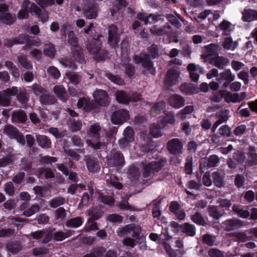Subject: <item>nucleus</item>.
<instances>
[{
  "instance_id": "6ab92c4d",
  "label": "nucleus",
  "mask_w": 257,
  "mask_h": 257,
  "mask_svg": "<svg viewBox=\"0 0 257 257\" xmlns=\"http://www.w3.org/2000/svg\"><path fill=\"white\" fill-rule=\"evenodd\" d=\"M56 97L63 102H65L68 98V94L65 88L62 85L55 86L52 90Z\"/></svg>"
},
{
  "instance_id": "f704fd0d",
  "label": "nucleus",
  "mask_w": 257,
  "mask_h": 257,
  "mask_svg": "<svg viewBox=\"0 0 257 257\" xmlns=\"http://www.w3.org/2000/svg\"><path fill=\"white\" fill-rule=\"evenodd\" d=\"M97 7L96 4H92L88 6L84 12V15L86 18L89 19L95 18L97 16Z\"/></svg>"
},
{
  "instance_id": "e2e57ef3",
  "label": "nucleus",
  "mask_w": 257,
  "mask_h": 257,
  "mask_svg": "<svg viewBox=\"0 0 257 257\" xmlns=\"http://www.w3.org/2000/svg\"><path fill=\"white\" fill-rule=\"evenodd\" d=\"M15 160V156L10 155L0 159V168L12 165Z\"/></svg>"
},
{
  "instance_id": "f257e3e1",
  "label": "nucleus",
  "mask_w": 257,
  "mask_h": 257,
  "mask_svg": "<svg viewBox=\"0 0 257 257\" xmlns=\"http://www.w3.org/2000/svg\"><path fill=\"white\" fill-rule=\"evenodd\" d=\"M101 38H103L102 35H98L96 39L93 38L85 42L86 49L97 60H102L106 55V51L101 48Z\"/></svg>"
},
{
  "instance_id": "338daca9",
  "label": "nucleus",
  "mask_w": 257,
  "mask_h": 257,
  "mask_svg": "<svg viewBox=\"0 0 257 257\" xmlns=\"http://www.w3.org/2000/svg\"><path fill=\"white\" fill-rule=\"evenodd\" d=\"M231 24L227 21L223 20L219 25L221 30L223 31V35H228L230 32V27Z\"/></svg>"
},
{
  "instance_id": "1a4fd4ad",
  "label": "nucleus",
  "mask_w": 257,
  "mask_h": 257,
  "mask_svg": "<svg viewBox=\"0 0 257 257\" xmlns=\"http://www.w3.org/2000/svg\"><path fill=\"white\" fill-rule=\"evenodd\" d=\"M134 132L132 127L127 126L123 131V137L118 141V145L121 149L125 148L129 143L135 140Z\"/></svg>"
},
{
  "instance_id": "7c9ffc66",
  "label": "nucleus",
  "mask_w": 257,
  "mask_h": 257,
  "mask_svg": "<svg viewBox=\"0 0 257 257\" xmlns=\"http://www.w3.org/2000/svg\"><path fill=\"white\" fill-rule=\"evenodd\" d=\"M36 175L39 178H41L43 176L47 179L53 178L55 177V174L51 168L41 167L37 170Z\"/></svg>"
},
{
  "instance_id": "4468645a",
  "label": "nucleus",
  "mask_w": 257,
  "mask_h": 257,
  "mask_svg": "<svg viewBox=\"0 0 257 257\" xmlns=\"http://www.w3.org/2000/svg\"><path fill=\"white\" fill-rule=\"evenodd\" d=\"M217 45L211 44L205 47L204 53L201 55V58L205 62H207L210 60L211 58L217 56Z\"/></svg>"
},
{
  "instance_id": "0eeeda50",
  "label": "nucleus",
  "mask_w": 257,
  "mask_h": 257,
  "mask_svg": "<svg viewBox=\"0 0 257 257\" xmlns=\"http://www.w3.org/2000/svg\"><path fill=\"white\" fill-rule=\"evenodd\" d=\"M132 232L133 233V237L135 238L141 233V228L139 225L132 223L118 228L116 233L118 236L123 237L130 234Z\"/></svg>"
},
{
  "instance_id": "603ef678",
  "label": "nucleus",
  "mask_w": 257,
  "mask_h": 257,
  "mask_svg": "<svg viewBox=\"0 0 257 257\" xmlns=\"http://www.w3.org/2000/svg\"><path fill=\"white\" fill-rule=\"evenodd\" d=\"M30 91L33 92L36 96H38L39 98L46 90L42 87L40 85L34 83L31 87Z\"/></svg>"
},
{
  "instance_id": "4c0bfd02",
  "label": "nucleus",
  "mask_w": 257,
  "mask_h": 257,
  "mask_svg": "<svg viewBox=\"0 0 257 257\" xmlns=\"http://www.w3.org/2000/svg\"><path fill=\"white\" fill-rule=\"evenodd\" d=\"M238 43L236 41H232L231 38H225L222 43L223 48L227 50H234L237 46Z\"/></svg>"
},
{
  "instance_id": "de8ad7c7",
  "label": "nucleus",
  "mask_w": 257,
  "mask_h": 257,
  "mask_svg": "<svg viewBox=\"0 0 257 257\" xmlns=\"http://www.w3.org/2000/svg\"><path fill=\"white\" fill-rule=\"evenodd\" d=\"M191 219L194 223L200 225L205 226L207 224L205 219L199 212H196L194 214L192 215Z\"/></svg>"
},
{
  "instance_id": "680f3d73",
  "label": "nucleus",
  "mask_w": 257,
  "mask_h": 257,
  "mask_svg": "<svg viewBox=\"0 0 257 257\" xmlns=\"http://www.w3.org/2000/svg\"><path fill=\"white\" fill-rule=\"evenodd\" d=\"M66 76L70 82L74 85H78L81 81V76L77 74H73L70 72L66 73Z\"/></svg>"
},
{
  "instance_id": "f03ea898",
  "label": "nucleus",
  "mask_w": 257,
  "mask_h": 257,
  "mask_svg": "<svg viewBox=\"0 0 257 257\" xmlns=\"http://www.w3.org/2000/svg\"><path fill=\"white\" fill-rule=\"evenodd\" d=\"M133 62L136 64H141L143 67V73L146 75L150 74L154 75L156 70L150 55L146 53H141L139 55H135L133 57Z\"/></svg>"
},
{
  "instance_id": "bb28decb",
  "label": "nucleus",
  "mask_w": 257,
  "mask_h": 257,
  "mask_svg": "<svg viewBox=\"0 0 257 257\" xmlns=\"http://www.w3.org/2000/svg\"><path fill=\"white\" fill-rule=\"evenodd\" d=\"M185 100L180 95L174 94L169 98V103L174 108H180L184 105Z\"/></svg>"
},
{
  "instance_id": "052dcab7",
  "label": "nucleus",
  "mask_w": 257,
  "mask_h": 257,
  "mask_svg": "<svg viewBox=\"0 0 257 257\" xmlns=\"http://www.w3.org/2000/svg\"><path fill=\"white\" fill-rule=\"evenodd\" d=\"M148 51L149 52L148 54L150 55V57H151L152 59H156L159 57V48L156 44H152L148 48Z\"/></svg>"
},
{
  "instance_id": "864d4df0",
  "label": "nucleus",
  "mask_w": 257,
  "mask_h": 257,
  "mask_svg": "<svg viewBox=\"0 0 257 257\" xmlns=\"http://www.w3.org/2000/svg\"><path fill=\"white\" fill-rule=\"evenodd\" d=\"M55 218L57 220L62 221L66 218V210L62 207H60L55 210Z\"/></svg>"
},
{
  "instance_id": "6e6552de",
  "label": "nucleus",
  "mask_w": 257,
  "mask_h": 257,
  "mask_svg": "<svg viewBox=\"0 0 257 257\" xmlns=\"http://www.w3.org/2000/svg\"><path fill=\"white\" fill-rule=\"evenodd\" d=\"M55 230V228L37 230L31 233L30 235L34 239L40 240L43 243H47L52 239V233Z\"/></svg>"
},
{
  "instance_id": "79ce46f5",
  "label": "nucleus",
  "mask_w": 257,
  "mask_h": 257,
  "mask_svg": "<svg viewBox=\"0 0 257 257\" xmlns=\"http://www.w3.org/2000/svg\"><path fill=\"white\" fill-rule=\"evenodd\" d=\"M257 12L250 9L245 10L242 13V19L244 21L250 22L255 19Z\"/></svg>"
},
{
  "instance_id": "393cba45",
  "label": "nucleus",
  "mask_w": 257,
  "mask_h": 257,
  "mask_svg": "<svg viewBox=\"0 0 257 257\" xmlns=\"http://www.w3.org/2000/svg\"><path fill=\"white\" fill-rule=\"evenodd\" d=\"M84 160L90 172H95L99 169V164L96 159L91 158L89 156H85Z\"/></svg>"
},
{
  "instance_id": "5fc2aeb1",
  "label": "nucleus",
  "mask_w": 257,
  "mask_h": 257,
  "mask_svg": "<svg viewBox=\"0 0 257 257\" xmlns=\"http://www.w3.org/2000/svg\"><path fill=\"white\" fill-rule=\"evenodd\" d=\"M238 215L243 218H247L250 215L251 219L254 220L257 219V210L255 208H252L251 212L249 213L247 210L241 209Z\"/></svg>"
},
{
  "instance_id": "6e6d98bb",
  "label": "nucleus",
  "mask_w": 257,
  "mask_h": 257,
  "mask_svg": "<svg viewBox=\"0 0 257 257\" xmlns=\"http://www.w3.org/2000/svg\"><path fill=\"white\" fill-rule=\"evenodd\" d=\"M65 202V198L58 196L52 199L49 202V205L52 208H55L64 204Z\"/></svg>"
},
{
  "instance_id": "3c124183",
  "label": "nucleus",
  "mask_w": 257,
  "mask_h": 257,
  "mask_svg": "<svg viewBox=\"0 0 257 257\" xmlns=\"http://www.w3.org/2000/svg\"><path fill=\"white\" fill-rule=\"evenodd\" d=\"M213 183L218 187H221L223 185L224 177L218 172H214L212 174Z\"/></svg>"
},
{
  "instance_id": "13d9d810",
  "label": "nucleus",
  "mask_w": 257,
  "mask_h": 257,
  "mask_svg": "<svg viewBox=\"0 0 257 257\" xmlns=\"http://www.w3.org/2000/svg\"><path fill=\"white\" fill-rule=\"evenodd\" d=\"M18 61L21 66L26 69H31L32 66L26 56L20 55L18 57Z\"/></svg>"
},
{
  "instance_id": "0e129e2a",
  "label": "nucleus",
  "mask_w": 257,
  "mask_h": 257,
  "mask_svg": "<svg viewBox=\"0 0 257 257\" xmlns=\"http://www.w3.org/2000/svg\"><path fill=\"white\" fill-rule=\"evenodd\" d=\"M40 210V206L37 204H35L32 205L30 208L26 210L23 213V215L27 216L30 217L35 213L38 212Z\"/></svg>"
},
{
  "instance_id": "cd10ccee",
  "label": "nucleus",
  "mask_w": 257,
  "mask_h": 257,
  "mask_svg": "<svg viewBox=\"0 0 257 257\" xmlns=\"http://www.w3.org/2000/svg\"><path fill=\"white\" fill-rule=\"evenodd\" d=\"M36 139L38 145L44 149H49L51 148V141L50 139L45 135H37Z\"/></svg>"
},
{
  "instance_id": "423d86ee",
  "label": "nucleus",
  "mask_w": 257,
  "mask_h": 257,
  "mask_svg": "<svg viewBox=\"0 0 257 257\" xmlns=\"http://www.w3.org/2000/svg\"><path fill=\"white\" fill-rule=\"evenodd\" d=\"M166 148L170 154L180 155L183 153V143L179 139H172L167 143Z\"/></svg>"
},
{
  "instance_id": "09e8293b",
  "label": "nucleus",
  "mask_w": 257,
  "mask_h": 257,
  "mask_svg": "<svg viewBox=\"0 0 257 257\" xmlns=\"http://www.w3.org/2000/svg\"><path fill=\"white\" fill-rule=\"evenodd\" d=\"M216 237L208 233H206L202 236V241L203 243L212 246L215 244Z\"/></svg>"
},
{
  "instance_id": "473e14b6",
  "label": "nucleus",
  "mask_w": 257,
  "mask_h": 257,
  "mask_svg": "<svg viewBox=\"0 0 257 257\" xmlns=\"http://www.w3.org/2000/svg\"><path fill=\"white\" fill-rule=\"evenodd\" d=\"M182 232L187 236H193L196 233V227L193 224L189 223H185L180 226Z\"/></svg>"
},
{
  "instance_id": "c9c22d12",
  "label": "nucleus",
  "mask_w": 257,
  "mask_h": 257,
  "mask_svg": "<svg viewBox=\"0 0 257 257\" xmlns=\"http://www.w3.org/2000/svg\"><path fill=\"white\" fill-rule=\"evenodd\" d=\"M69 130L74 133L81 130L82 123L81 120L75 119L74 118H70L68 121Z\"/></svg>"
},
{
  "instance_id": "e433bc0d",
  "label": "nucleus",
  "mask_w": 257,
  "mask_h": 257,
  "mask_svg": "<svg viewBox=\"0 0 257 257\" xmlns=\"http://www.w3.org/2000/svg\"><path fill=\"white\" fill-rule=\"evenodd\" d=\"M83 222V218L78 216L71 218L66 222V226L70 228H77L80 226Z\"/></svg>"
},
{
  "instance_id": "69168bd1",
  "label": "nucleus",
  "mask_w": 257,
  "mask_h": 257,
  "mask_svg": "<svg viewBox=\"0 0 257 257\" xmlns=\"http://www.w3.org/2000/svg\"><path fill=\"white\" fill-rule=\"evenodd\" d=\"M7 249L12 254H16L21 249V246L19 243L16 242H12L7 245Z\"/></svg>"
},
{
  "instance_id": "9d476101",
  "label": "nucleus",
  "mask_w": 257,
  "mask_h": 257,
  "mask_svg": "<svg viewBox=\"0 0 257 257\" xmlns=\"http://www.w3.org/2000/svg\"><path fill=\"white\" fill-rule=\"evenodd\" d=\"M18 91L17 87H13L0 92V105L9 106L11 102V96L15 95Z\"/></svg>"
},
{
  "instance_id": "f8f14e48",
  "label": "nucleus",
  "mask_w": 257,
  "mask_h": 257,
  "mask_svg": "<svg viewBox=\"0 0 257 257\" xmlns=\"http://www.w3.org/2000/svg\"><path fill=\"white\" fill-rule=\"evenodd\" d=\"M108 43L112 48H115L118 46L119 42V35L117 33V28L114 25H111L108 28Z\"/></svg>"
},
{
  "instance_id": "a19ab883",
  "label": "nucleus",
  "mask_w": 257,
  "mask_h": 257,
  "mask_svg": "<svg viewBox=\"0 0 257 257\" xmlns=\"http://www.w3.org/2000/svg\"><path fill=\"white\" fill-rule=\"evenodd\" d=\"M102 214L101 210L97 207H92L87 210V214L90 216L89 218L92 220H96L99 218Z\"/></svg>"
},
{
  "instance_id": "20e7f679",
  "label": "nucleus",
  "mask_w": 257,
  "mask_h": 257,
  "mask_svg": "<svg viewBox=\"0 0 257 257\" xmlns=\"http://www.w3.org/2000/svg\"><path fill=\"white\" fill-rule=\"evenodd\" d=\"M166 160H162L159 162H152L144 165L143 176L147 178L159 172L164 166Z\"/></svg>"
},
{
  "instance_id": "a211bd4d",
  "label": "nucleus",
  "mask_w": 257,
  "mask_h": 257,
  "mask_svg": "<svg viewBox=\"0 0 257 257\" xmlns=\"http://www.w3.org/2000/svg\"><path fill=\"white\" fill-rule=\"evenodd\" d=\"M179 73L174 69L169 70L166 74L165 82L168 85L176 84L178 82Z\"/></svg>"
},
{
  "instance_id": "ddd939ff",
  "label": "nucleus",
  "mask_w": 257,
  "mask_h": 257,
  "mask_svg": "<svg viewBox=\"0 0 257 257\" xmlns=\"http://www.w3.org/2000/svg\"><path fill=\"white\" fill-rule=\"evenodd\" d=\"M93 96L96 102L102 106H107L109 103V97L107 92L102 89L96 90L93 93Z\"/></svg>"
},
{
  "instance_id": "dca6fc26",
  "label": "nucleus",
  "mask_w": 257,
  "mask_h": 257,
  "mask_svg": "<svg viewBox=\"0 0 257 257\" xmlns=\"http://www.w3.org/2000/svg\"><path fill=\"white\" fill-rule=\"evenodd\" d=\"M224 230L230 231L238 228L243 225L242 221L235 218L229 219L225 220L223 223Z\"/></svg>"
},
{
  "instance_id": "aec40b11",
  "label": "nucleus",
  "mask_w": 257,
  "mask_h": 257,
  "mask_svg": "<svg viewBox=\"0 0 257 257\" xmlns=\"http://www.w3.org/2000/svg\"><path fill=\"white\" fill-rule=\"evenodd\" d=\"M207 162L203 161L200 164V169H202L206 167L212 168L216 167L219 163V158L215 155H212L207 159Z\"/></svg>"
},
{
  "instance_id": "49530a36",
  "label": "nucleus",
  "mask_w": 257,
  "mask_h": 257,
  "mask_svg": "<svg viewBox=\"0 0 257 257\" xmlns=\"http://www.w3.org/2000/svg\"><path fill=\"white\" fill-rule=\"evenodd\" d=\"M71 235L72 232L70 230L66 232L59 230L55 232L53 234V239L56 241H62L65 238L70 236Z\"/></svg>"
},
{
  "instance_id": "bf43d9fd",
  "label": "nucleus",
  "mask_w": 257,
  "mask_h": 257,
  "mask_svg": "<svg viewBox=\"0 0 257 257\" xmlns=\"http://www.w3.org/2000/svg\"><path fill=\"white\" fill-rule=\"evenodd\" d=\"M68 43L73 47L78 46V40L73 31H70L68 33Z\"/></svg>"
},
{
  "instance_id": "8fccbe9b",
  "label": "nucleus",
  "mask_w": 257,
  "mask_h": 257,
  "mask_svg": "<svg viewBox=\"0 0 257 257\" xmlns=\"http://www.w3.org/2000/svg\"><path fill=\"white\" fill-rule=\"evenodd\" d=\"M64 152L73 160L78 161L80 158V156L74 150L69 148L68 145H64L63 147Z\"/></svg>"
},
{
  "instance_id": "5701e85b",
  "label": "nucleus",
  "mask_w": 257,
  "mask_h": 257,
  "mask_svg": "<svg viewBox=\"0 0 257 257\" xmlns=\"http://www.w3.org/2000/svg\"><path fill=\"white\" fill-rule=\"evenodd\" d=\"M78 108H83L86 111H90L95 108V105L90 99L87 98L82 97L77 102Z\"/></svg>"
},
{
  "instance_id": "9b49d317",
  "label": "nucleus",
  "mask_w": 257,
  "mask_h": 257,
  "mask_svg": "<svg viewBox=\"0 0 257 257\" xmlns=\"http://www.w3.org/2000/svg\"><path fill=\"white\" fill-rule=\"evenodd\" d=\"M130 118L128 111L121 109L115 111L111 115V121L114 124H121Z\"/></svg>"
},
{
  "instance_id": "72a5a7b5",
  "label": "nucleus",
  "mask_w": 257,
  "mask_h": 257,
  "mask_svg": "<svg viewBox=\"0 0 257 257\" xmlns=\"http://www.w3.org/2000/svg\"><path fill=\"white\" fill-rule=\"evenodd\" d=\"M257 163V154L255 147L250 146L248 149L247 164L249 166L255 165Z\"/></svg>"
},
{
  "instance_id": "412c9836",
  "label": "nucleus",
  "mask_w": 257,
  "mask_h": 257,
  "mask_svg": "<svg viewBox=\"0 0 257 257\" xmlns=\"http://www.w3.org/2000/svg\"><path fill=\"white\" fill-rule=\"evenodd\" d=\"M27 120V115L23 110L14 111L12 114V121L13 122L24 123Z\"/></svg>"
},
{
  "instance_id": "7ed1b4c3",
  "label": "nucleus",
  "mask_w": 257,
  "mask_h": 257,
  "mask_svg": "<svg viewBox=\"0 0 257 257\" xmlns=\"http://www.w3.org/2000/svg\"><path fill=\"white\" fill-rule=\"evenodd\" d=\"M106 162L109 167H120L125 163L124 158L122 153L115 150H111L106 156Z\"/></svg>"
},
{
  "instance_id": "4be33fe9",
  "label": "nucleus",
  "mask_w": 257,
  "mask_h": 257,
  "mask_svg": "<svg viewBox=\"0 0 257 257\" xmlns=\"http://www.w3.org/2000/svg\"><path fill=\"white\" fill-rule=\"evenodd\" d=\"M39 100L43 105H52L57 102V99L56 97L54 95H51L47 90L40 96Z\"/></svg>"
},
{
  "instance_id": "c85d7f7f",
  "label": "nucleus",
  "mask_w": 257,
  "mask_h": 257,
  "mask_svg": "<svg viewBox=\"0 0 257 257\" xmlns=\"http://www.w3.org/2000/svg\"><path fill=\"white\" fill-rule=\"evenodd\" d=\"M171 29V27L168 24H166L162 28H159L156 25H154L150 29V32L153 35L162 36L163 35L168 34L169 32L167 30H170Z\"/></svg>"
},
{
  "instance_id": "2f4dec72",
  "label": "nucleus",
  "mask_w": 257,
  "mask_h": 257,
  "mask_svg": "<svg viewBox=\"0 0 257 257\" xmlns=\"http://www.w3.org/2000/svg\"><path fill=\"white\" fill-rule=\"evenodd\" d=\"M166 103L164 101L156 103L151 109L150 113L152 116H157L161 112H164Z\"/></svg>"
},
{
  "instance_id": "a878e982",
  "label": "nucleus",
  "mask_w": 257,
  "mask_h": 257,
  "mask_svg": "<svg viewBox=\"0 0 257 257\" xmlns=\"http://www.w3.org/2000/svg\"><path fill=\"white\" fill-rule=\"evenodd\" d=\"M227 95L225 97V100L226 102H232L233 103L240 102L246 96L245 92H241L240 94L234 93H230L227 92Z\"/></svg>"
},
{
  "instance_id": "ea45409f",
  "label": "nucleus",
  "mask_w": 257,
  "mask_h": 257,
  "mask_svg": "<svg viewBox=\"0 0 257 257\" xmlns=\"http://www.w3.org/2000/svg\"><path fill=\"white\" fill-rule=\"evenodd\" d=\"M235 76L232 75L230 69H226L219 74L218 80L221 82L223 80H229L232 81L234 79Z\"/></svg>"
},
{
  "instance_id": "f3484780",
  "label": "nucleus",
  "mask_w": 257,
  "mask_h": 257,
  "mask_svg": "<svg viewBox=\"0 0 257 257\" xmlns=\"http://www.w3.org/2000/svg\"><path fill=\"white\" fill-rule=\"evenodd\" d=\"M229 62V60L228 58L217 54V56L211 58L210 63L220 69H222L228 64Z\"/></svg>"
},
{
  "instance_id": "c756f323",
  "label": "nucleus",
  "mask_w": 257,
  "mask_h": 257,
  "mask_svg": "<svg viewBox=\"0 0 257 257\" xmlns=\"http://www.w3.org/2000/svg\"><path fill=\"white\" fill-rule=\"evenodd\" d=\"M117 101L122 104H127L131 101V96L122 90H117L115 93Z\"/></svg>"
},
{
  "instance_id": "c03bdc74",
  "label": "nucleus",
  "mask_w": 257,
  "mask_h": 257,
  "mask_svg": "<svg viewBox=\"0 0 257 257\" xmlns=\"http://www.w3.org/2000/svg\"><path fill=\"white\" fill-rule=\"evenodd\" d=\"M208 211L209 215L216 220H218L223 215V213L219 211L216 206H209Z\"/></svg>"
},
{
  "instance_id": "58836bf2",
  "label": "nucleus",
  "mask_w": 257,
  "mask_h": 257,
  "mask_svg": "<svg viewBox=\"0 0 257 257\" xmlns=\"http://www.w3.org/2000/svg\"><path fill=\"white\" fill-rule=\"evenodd\" d=\"M106 182L107 185L110 187H113L118 189L122 188L121 184L119 182L118 179L114 175H107L106 177Z\"/></svg>"
},
{
  "instance_id": "39448f33",
  "label": "nucleus",
  "mask_w": 257,
  "mask_h": 257,
  "mask_svg": "<svg viewBox=\"0 0 257 257\" xmlns=\"http://www.w3.org/2000/svg\"><path fill=\"white\" fill-rule=\"evenodd\" d=\"M3 133L10 138L16 139L22 145L25 144V139L23 135L14 126L10 124L6 125L3 128Z\"/></svg>"
},
{
  "instance_id": "37998d69",
  "label": "nucleus",
  "mask_w": 257,
  "mask_h": 257,
  "mask_svg": "<svg viewBox=\"0 0 257 257\" xmlns=\"http://www.w3.org/2000/svg\"><path fill=\"white\" fill-rule=\"evenodd\" d=\"M72 51L73 57L76 61L80 63H83L85 62L84 55L81 48L74 49Z\"/></svg>"
},
{
  "instance_id": "4d7b16f0",
  "label": "nucleus",
  "mask_w": 257,
  "mask_h": 257,
  "mask_svg": "<svg viewBox=\"0 0 257 257\" xmlns=\"http://www.w3.org/2000/svg\"><path fill=\"white\" fill-rule=\"evenodd\" d=\"M194 110L193 105H188L182 109L180 112L177 114V116L181 120H183L186 118V115L188 114L191 113Z\"/></svg>"
},
{
  "instance_id": "774afa93",
  "label": "nucleus",
  "mask_w": 257,
  "mask_h": 257,
  "mask_svg": "<svg viewBox=\"0 0 257 257\" xmlns=\"http://www.w3.org/2000/svg\"><path fill=\"white\" fill-rule=\"evenodd\" d=\"M22 169L27 172H31L32 170V164L31 161L28 160L25 158H23L21 160L20 164Z\"/></svg>"
},
{
  "instance_id": "2eb2a0df",
  "label": "nucleus",
  "mask_w": 257,
  "mask_h": 257,
  "mask_svg": "<svg viewBox=\"0 0 257 257\" xmlns=\"http://www.w3.org/2000/svg\"><path fill=\"white\" fill-rule=\"evenodd\" d=\"M229 110L227 109H223L216 112L215 117L217 120L213 124L212 127V131L215 132L217 128L219 125L223 122H225L228 119Z\"/></svg>"
},
{
  "instance_id": "a18cd8bd",
  "label": "nucleus",
  "mask_w": 257,
  "mask_h": 257,
  "mask_svg": "<svg viewBox=\"0 0 257 257\" xmlns=\"http://www.w3.org/2000/svg\"><path fill=\"white\" fill-rule=\"evenodd\" d=\"M0 21L2 23L11 25L16 21V18L10 13L0 14Z\"/></svg>"
},
{
  "instance_id": "b1692460",
  "label": "nucleus",
  "mask_w": 257,
  "mask_h": 257,
  "mask_svg": "<svg viewBox=\"0 0 257 257\" xmlns=\"http://www.w3.org/2000/svg\"><path fill=\"white\" fill-rule=\"evenodd\" d=\"M56 49L55 45L50 42L45 43L44 45L43 54L45 56L53 59L56 54Z\"/></svg>"
}]
</instances>
